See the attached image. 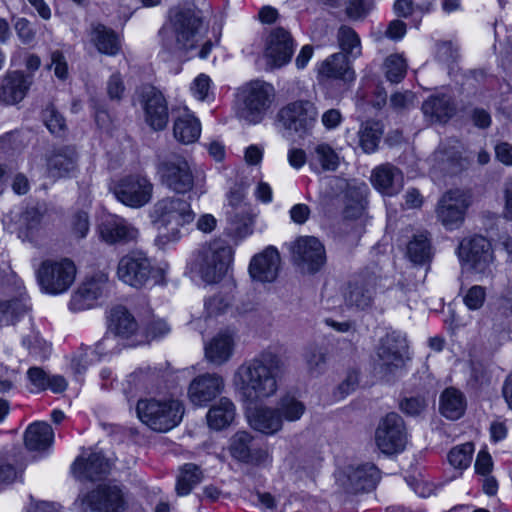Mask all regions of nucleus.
<instances>
[{
    "mask_svg": "<svg viewBox=\"0 0 512 512\" xmlns=\"http://www.w3.org/2000/svg\"><path fill=\"white\" fill-rule=\"evenodd\" d=\"M284 373L281 357L264 351L236 369L233 385L243 402L257 404L276 395Z\"/></svg>",
    "mask_w": 512,
    "mask_h": 512,
    "instance_id": "1",
    "label": "nucleus"
},
{
    "mask_svg": "<svg viewBox=\"0 0 512 512\" xmlns=\"http://www.w3.org/2000/svg\"><path fill=\"white\" fill-rule=\"evenodd\" d=\"M195 216L190 202L183 198L168 196L159 199L148 214L151 225L157 231L155 244L164 248L169 243L179 241L181 229L191 224Z\"/></svg>",
    "mask_w": 512,
    "mask_h": 512,
    "instance_id": "2",
    "label": "nucleus"
},
{
    "mask_svg": "<svg viewBox=\"0 0 512 512\" xmlns=\"http://www.w3.org/2000/svg\"><path fill=\"white\" fill-rule=\"evenodd\" d=\"M171 25V30L163 28L159 32L163 48L170 53L194 49L206 31L201 12L195 7L175 11L171 16Z\"/></svg>",
    "mask_w": 512,
    "mask_h": 512,
    "instance_id": "3",
    "label": "nucleus"
},
{
    "mask_svg": "<svg viewBox=\"0 0 512 512\" xmlns=\"http://www.w3.org/2000/svg\"><path fill=\"white\" fill-rule=\"evenodd\" d=\"M116 275L121 282L135 289L165 283V269L140 250L130 251L119 259Z\"/></svg>",
    "mask_w": 512,
    "mask_h": 512,
    "instance_id": "4",
    "label": "nucleus"
},
{
    "mask_svg": "<svg viewBox=\"0 0 512 512\" xmlns=\"http://www.w3.org/2000/svg\"><path fill=\"white\" fill-rule=\"evenodd\" d=\"M276 93L273 85L262 80L250 81L237 91V115L248 124L260 123L271 110Z\"/></svg>",
    "mask_w": 512,
    "mask_h": 512,
    "instance_id": "5",
    "label": "nucleus"
},
{
    "mask_svg": "<svg viewBox=\"0 0 512 512\" xmlns=\"http://www.w3.org/2000/svg\"><path fill=\"white\" fill-rule=\"evenodd\" d=\"M139 419L157 432H167L176 427L183 418L184 405L173 397L146 398L137 402Z\"/></svg>",
    "mask_w": 512,
    "mask_h": 512,
    "instance_id": "6",
    "label": "nucleus"
},
{
    "mask_svg": "<svg viewBox=\"0 0 512 512\" xmlns=\"http://www.w3.org/2000/svg\"><path fill=\"white\" fill-rule=\"evenodd\" d=\"M232 261V247L215 241L198 252L194 266L202 280L211 284L219 282L226 275Z\"/></svg>",
    "mask_w": 512,
    "mask_h": 512,
    "instance_id": "7",
    "label": "nucleus"
},
{
    "mask_svg": "<svg viewBox=\"0 0 512 512\" xmlns=\"http://www.w3.org/2000/svg\"><path fill=\"white\" fill-rule=\"evenodd\" d=\"M76 267L69 259L45 260L39 266L36 276L41 290L57 295L66 292L73 284Z\"/></svg>",
    "mask_w": 512,
    "mask_h": 512,
    "instance_id": "8",
    "label": "nucleus"
},
{
    "mask_svg": "<svg viewBox=\"0 0 512 512\" xmlns=\"http://www.w3.org/2000/svg\"><path fill=\"white\" fill-rule=\"evenodd\" d=\"M471 204L472 198L468 191L450 189L437 202L436 218L446 230H457L463 225Z\"/></svg>",
    "mask_w": 512,
    "mask_h": 512,
    "instance_id": "9",
    "label": "nucleus"
},
{
    "mask_svg": "<svg viewBox=\"0 0 512 512\" xmlns=\"http://www.w3.org/2000/svg\"><path fill=\"white\" fill-rule=\"evenodd\" d=\"M161 183L176 194L190 192L195 176L189 161L181 155H171L162 160L157 167Z\"/></svg>",
    "mask_w": 512,
    "mask_h": 512,
    "instance_id": "10",
    "label": "nucleus"
},
{
    "mask_svg": "<svg viewBox=\"0 0 512 512\" xmlns=\"http://www.w3.org/2000/svg\"><path fill=\"white\" fill-rule=\"evenodd\" d=\"M111 190L120 203L138 209L150 203L154 185L147 176L131 174L119 179Z\"/></svg>",
    "mask_w": 512,
    "mask_h": 512,
    "instance_id": "11",
    "label": "nucleus"
},
{
    "mask_svg": "<svg viewBox=\"0 0 512 512\" xmlns=\"http://www.w3.org/2000/svg\"><path fill=\"white\" fill-rule=\"evenodd\" d=\"M317 118V108L309 100L293 101L278 112V119L282 126L299 137H305L311 133Z\"/></svg>",
    "mask_w": 512,
    "mask_h": 512,
    "instance_id": "12",
    "label": "nucleus"
},
{
    "mask_svg": "<svg viewBox=\"0 0 512 512\" xmlns=\"http://www.w3.org/2000/svg\"><path fill=\"white\" fill-rule=\"evenodd\" d=\"M379 277L376 273L364 271L354 276L347 284L343 297L345 305L357 311L372 308Z\"/></svg>",
    "mask_w": 512,
    "mask_h": 512,
    "instance_id": "13",
    "label": "nucleus"
},
{
    "mask_svg": "<svg viewBox=\"0 0 512 512\" xmlns=\"http://www.w3.org/2000/svg\"><path fill=\"white\" fill-rule=\"evenodd\" d=\"M458 256L470 269L482 275L492 273L493 252L490 242L475 235L460 242Z\"/></svg>",
    "mask_w": 512,
    "mask_h": 512,
    "instance_id": "14",
    "label": "nucleus"
},
{
    "mask_svg": "<svg viewBox=\"0 0 512 512\" xmlns=\"http://www.w3.org/2000/svg\"><path fill=\"white\" fill-rule=\"evenodd\" d=\"M375 440L377 447L385 454L402 452L407 444L408 434L401 416L397 413L387 414L376 429Z\"/></svg>",
    "mask_w": 512,
    "mask_h": 512,
    "instance_id": "15",
    "label": "nucleus"
},
{
    "mask_svg": "<svg viewBox=\"0 0 512 512\" xmlns=\"http://www.w3.org/2000/svg\"><path fill=\"white\" fill-rule=\"evenodd\" d=\"M290 250L293 262L302 272L316 273L326 262L324 245L313 236L298 238L292 243Z\"/></svg>",
    "mask_w": 512,
    "mask_h": 512,
    "instance_id": "16",
    "label": "nucleus"
},
{
    "mask_svg": "<svg viewBox=\"0 0 512 512\" xmlns=\"http://www.w3.org/2000/svg\"><path fill=\"white\" fill-rule=\"evenodd\" d=\"M140 103L146 123L155 131L165 129L169 121V110L163 93L154 86H145L141 91Z\"/></svg>",
    "mask_w": 512,
    "mask_h": 512,
    "instance_id": "17",
    "label": "nucleus"
},
{
    "mask_svg": "<svg viewBox=\"0 0 512 512\" xmlns=\"http://www.w3.org/2000/svg\"><path fill=\"white\" fill-rule=\"evenodd\" d=\"M82 504L93 512H123L126 501L122 489L117 485H99L84 496Z\"/></svg>",
    "mask_w": 512,
    "mask_h": 512,
    "instance_id": "18",
    "label": "nucleus"
},
{
    "mask_svg": "<svg viewBox=\"0 0 512 512\" xmlns=\"http://www.w3.org/2000/svg\"><path fill=\"white\" fill-rule=\"evenodd\" d=\"M407 342L398 332L387 333L377 347L378 364L385 373H392L404 364Z\"/></svg>",
    "mask_w": 512,
    "mask_h": 512,
    "instance_id": "19",
    "label": "nucleus"
},
{
    "mask_svg": "<svg viewBox=\"0 0 512 512\" xmlns=\"http://www.w3.org/2000/svg\"><path fill=\"white\" fill-rule=\"evenodd\" d=\"M295 50L291 33L283 27L273 28L266 40L265 57L274 68H280L290 62Z\"/></svg>",
    "mask_w": 512,
    "mask_h": 512,
    "instance_id": "20",
    "label": "nucleus"
},
{
    "mask_svg": "<svg viewBox=\"0 0 512 512\" xmlns=\"http://www.w3.org/2000/svg\"><path fill=\"white\" fill-rule=\"evenodd\" d=\"M100 238L107 244H128L136 241L139 230L125 218L115 214L102 217L98 225Z\"/></svg>",
    "mask_w": 512,
    "mask_h": 512,
    "instance_id": "21",
    "label": "nucleus"
},
{
    "mask_svg": "<svg viewBox=\"0 0 512 512\" xmlns=\"http://www.w3.org/2000/svg\"><path fill=\"white\" fill-rule=\"evenodd\" d=\"M225 388L224 378L217 373H204L195 377L188 387V398L195 406H206Z\"/></svg>",
    "mask_w": 512,
    "mask_h": 512,
    "instance_id": "22",
    "label": "nucleus"
},
{
    "mask_svg": "<svg viewBox=\"0 0 512 512\" xmlns=\"http://www.w3.org/2000/svg\"><path fill=\"white\" fill-rule=\"evenodd\" d=\"M280 261L278 250L273 246H268L252 257L249 264V274L255 281L261 283L273 282L278 276Z\"/></svg>",
    "mask_w": 512,
    "mask_h": 512,
    "instance_id": "23",
    "label": "nucleus"
},
{
    "mask_svg": "<svg viewBox=\"0 0 512 512\" xmlns=\"http://www.w3.org/2000/svg\"><path fill=\"white\" fill-rule=\"evenodd\" d=\"M230 453L233 458L250 464H260L267 460L268 453L256 446L252 435L246 431H238L230 440Z\"/></svg>",
    "mask_w": 512,
    "mask_h": 512,
    "instance_id": "24",
    "label": "nucleus"
},
{
    "mask_svg": "<svg viewBox=\"0 0 512 512\" xmlns=\"http://www.w3.org/2000/svg\"><path fill=\"white\" fill-rule=\"evenodd\" d=\"M31 84V77L21 71L7 73L0 87V102L6 105L18 104L26 97Z\"/></svg>",
    "mask_w": 512,
    "mask_h": 512,
    "instance_id": "25",
    "label": "nucleus"
},
{
    "mask_svg": "<svg viewBox=\"0 0 512 512\" xmlns=\"http://www.w3.org/2000/svg\"><path fill=\"white\" fill-rule=\"evenodd\" d=\"M345 489L350 493L373 490L380 480L379 469L371 463L350 467L347 471Z\"/></svg>",
    "mask_w": 512,
    "mask_h": 512,
    "instance_id": "26",
    "label": "nucleus"
},
{
    "mask_svg": "<svg viewBox=\"0 0 512 512\" xmlns=\"http://www.w3.org/2000/svg\"><path fill=\"white\" fill-rule=\"evenodd\" d=\"M371 182L373 186L386 196L398 194L404 185L403 173L391 164H384L372 171Z\"/></svg>",
    "mask_w": 512,
    "mask_h": 512,
    "instance_id": "27",
    "label": "nucleus"
},
{
    "mask_svg": "<svg viewBox=\"0 0 512 512\" xmlns=\"http://www.w3.org/2000/svg\"><path fill=\"white\" fill-rule=\"evenodd\" d=\"M421 109L431 123H446L457 110L454 99L448 94L431 95L423 102Z\"/></svg>",
    "mask_w": 512,
    "mask_h": 512,
    "instance_id": "28",
    "label": "nucleus"
},
{
    "mask_svg": "<svg viewBox=\"0 0 512 512\" xmlns=\"http://www.w3.org/2000/svg\"><path fill=\"white\" fill-rule=\"evenodd\" d=\"M106 282L102 278H91L84 281L73 293L69 308L73 311H83L95 306L102 295Z\"/></svg>",
    "mask_w": 512,
    "mask_h": 512,
    "instance_id": "29",
    "label": "nucleus"
},
{
    "mask_svg": "<svg viewBox=\"0 0 512 512\" xmlns=\"http://www.w3.org/2000/svg\"><path fill=\"white\" fill-rule=\"evenodd\" d=\"M234 346V335L230 331H221L205 345V358L213 365H223L232 357Z\"/></svg>",
    "mask_w": 512,
    "mask_h": 512,
    "instance_id": "30",
    "label": "nucleus"
},
{
    "mask_svg": "<svg viewBox=\"0 0 512 512\" xmlns=\"http://www.w3.org/2000/svg\"><path fill=\"white\" fill-rule=\"evenodd\" d=\"M250 426L266 435H273L283 427L281 416L275 407L258 406L248 412Z\"/></svg>",
    "mask_w": 512,
    "mask_h": 512,
    "instance_id": "31",
    "label": "nucleus"
},
{
    "mask_svg": "<svg viewBox=\"0 0 512 512\" xmlns=\"http://www.w3.org/2000/svg\"><path fill=\"white\" fill-rule=\"evenodd\" d=\"M72 470L77 478L94 481L108 473L109 463L101 453L93 452L87 458L78 457Z\"/></svg>",
    "mask_w": 512,
    "mask_h": 512,
    "instance_id": "32",
    "label": "nucleus"
},
{
    "mask_svg": "<svg viewBox=\"0 0 512 512\" xmlns=\"http://www.w3.org/2000/svg\"><path fill=\"white\" fill-rule=\"evenodd\" d=\"M89 38L98 52L102 54L115 56L121 50V40L119 35L113 29L103 24H91Z\"/></svg>",
    "mask_w": 512,
    "mask_h": 512,
    "instance_id": "33",
    "label": "nucleus"
},
{
    "mask_svg": "<svg viewBox=\"0 0 512 512\" xmlns=\"http://www.w3.org/2000/svg\"><path fill=\"white\" fill-rule=\"evenodd\" d=\"M114 348V337L105 335L95 344L94 348L82 347L79 356L72 360V367L75 372L82 373L89 364L99 361L102 357L112 353Z\"/></svg>",
    "mask_w": 512,
    "mask_h": 512,
    "instance_id": "34",
    "label": "nucleus"
},
{
    "mask_svg": "<svg viewBox=\"0 0 512 512\" xmlns=\"http://www.w3.org/2000/svg\"><path fill=\"white\" fill-rule=\"evenodd\" d=\"M139 326L135 317L124 307L116 306L111 309L108 318V330L114 336L129 339L136 335Z\"/></svg>",
    "mask_w": 512,
    "mask_h": 512,
    "instance_id": "35",
    "label": "nucleus"
},
{
    "mask_svg": "<svg viewBox=\"0 0 512 512\" xmlns=\"http://www.w3.org/2000/svg\"><path fill=\"white\" fill-rule=\"evenodd\" d=\"M319 74L345 83H351L355 80L352 61L346 59L342 53H334L323 61L319 68Z\"/></svg>",
    "mask_w": 512,
    "mask_h": 512,
    "instance_id": "36",
    "label": "nucleus"
},
{
    "mask_svg": "<svg viewBox=\"0 0 512 512\" xmlns=\"http://www.w3.org/2000/svg\"><path fill=\"white\" fill-rule=\"evenodd\" d=\"M76 161L77 153L73 147L58 148L47 159L48 173L55 178L69 175L76 169Z\"/></svg>",
    "mask_w": 512,
    "mask_h": 512,
    "instance_id": "37",
    "label": "nucleus"
},
{
    "mask_svg": "<svg viewBox=\"0 0 512 512\" xmlns=\"http://www.w3.org/2000/svg\"><path fill=\"white\" fill-rule=\"evenodd\" d=\"M201 134V123L197 117L185 110L174 121L173 135L182 144L196 142Z\"/></svg>",
    "mask_w": 512,
    "mask_h": 512,
    "instance_id": "38",
    "label": "nucleus"
},
{
    "mask_svg": "<svg viewBox=\"0 0 512 512\" xmlns=\"http://www.w3.org/2000/svg\"><path fill=\"white\" fill-rule=\"evenodd\" d=\"M53 440V429L46 422L30 424L24 434L25 446L30 451H44L51 447Z\"/></svg>",
    "mask_w": 512,
    "mask_h": 512,
    "instance_id": "39",
    "label": "nucleus"
},
{
    "mask_svg": "<svg viewBox=\"0 0 512 512\" xmlns=\"http://www.w3.org/2000/svg\"><path fill=\"white\" fill-rule=\"evenodd\" d=\"M236 407L227 397L220 398L207 412L208 426L214 430H222L228 427L234 420Z\"/></svg>",
    "mask_w": 512,
    "mask_h": 512,
    "instance_id": "40",
    "label": "nucleus"
},
{
    "mask_svg": "<svg viewBox=\"0 0 512 512\" xmlns=\"http://www.w3.org/2000/svg\"><path fill=\"white\" fill-rule=\"evenodd\" d=\"M466 399L456 388L445 389L440 396V411L444 417L451 420L459 419L465 412Z\"/></svg>",
    "mask_w": 512,
    "mask_h": 512,
    "instance_id": "41",
    "label": "nucleus"
},
{
    "mask_svg": "<svg viewBox=\"0 0 512 512\" xmlns=\"http://www.w3.org/2000/svg\"><path fill=\"white\" fill-rule=\"evenodd\" d=\"M340 163L339 154L328 143H317L310 151V165L323 171H335Z\"/></svg>",
    "mask_w": 512,
    "mask_h": 512,
    "instance_id": "42",
    "label": "nucleus"
},
{
    "mask_svg": "<svg viewBox=\"0 0 512 512\" xmlns=\"http://www.w3.org/2000/svg\"><path fill=\"white\" fill-rule=\"evenodd\" d=\"M336 38L341 50L339 53L345 55L346 59L354 61L362 55L361 40L353 28L346 25L340 26Z\"/></svg>",
    "mask_w": 512,
    "mask_h": 512,
    "instance_id": "43",
    "label": "nucleus"
},
{
    "mask_svg": "<svg viewBox=\"0 0 512 512\" xmlns=\"http://www.w3.org/2000/svg\"><path fill=\"white\" fill-rule=\"evenodd\" d=\"M407 255L415 264H425L430 261L432 252L428 232L415 234L407 245Z\"/></svg>",
    "mask_w": 512,
    "mask_h": 512,
    "instance_id": "44",
    "label": "nucleus"
},
{
    "mask_svg": "<svg viewBox=\"0 0 512 512\" xmlns=\"http://www.w3.org/2000/svg\"><path fill=\"white\" fill-rule=\"evenodd\" d=\"M276 411L281 416V420L295 422L301 419L306 411L305 404L294 395L286 394L282 396L276 405Z\"/></svg>",
    "mask_w": 512,
    "mask_h": 512,
    "instance_id": "45",
    "label": "nucleus"
},
{
    "mask_svg": "<svg viewBox=\"0 0 512 512\" xmlns=\"http://www.w3.org/2000/svg\"><path fill=\"white\" fill-rule=\"evenodd\" d=\"M202 480V471L199 466L193 463L184 464L177 477L176 493L179 496L188 495L193 487Z\"/></svg>",
    "mask_w": 512,
    "mask_h": 512,
    "instance_id": "46",
    "label": "nucleus"
},
{
    "mask_svg": "<svg viewBox=\"0 0 512 512\" xmlns=\"http://www.w3.org/2000/svg\"><path fill=\"white\" fill-rule=\"evenodd\" d=\"M359 144L365 153L374 152L379 144L382 131L378 123L366 122L362 125L359 132Z\"/></svg>",
    "mask_w": 512,
    "mask_h": 512,
    "instance_id": "47",
    "label": "nucleus"
},
{
    "mask_svg": "<svg viewBox=\"0 0 512 512\" xmlns=\"http://www.w3.org/2000/svg\"><path fill=\"white\" fill-rule=\"evenodd\" d=\"M153 379L154 373L151 372V369L137 370L127 377L125 381L126 387H124L123 390L126 394L149 390L152 386Z\"/></svg>",
    "mask_w": 512,
    "mask_h": 512,
    "instance_id": "48",
    "label": "nucleus"
},
{
    "mask_svg": "<svg viewBox=\"0 0 512 512\" xmlns=\"http://www.w3.org/2000/svg\"><path fill=\"white\" fill-rule=\"evenodd\" d=\"M26 312V307L19 299L0 300V323L14 324Z\"/></svg>",
    "mask_w": 512,
    "mask_h": 512,
    "instance_id": "49",
    "label": "nucleus"
},
{
    "mask_svg": "<svg viewBox=\"0 0 512 512\" xmlns=\"http://www.w3.org/2000/svg\"><path fill=\"white\" fill-rule=\"evenodd\" d=\"M384 68L387 80L399 83L406 75L407 64L402 56L394 54L386 58Z\"/></svg>",
    "mask_w": 512,
    "mask_h": 512,
    "instance_id": "50",
    "label": "nucleus"
},
{
    "mask_svg": "<svg viewBox=\"0 0 512 512\" xmlns=\"http://www.w3.org/2000/svg\"><path fill=\"white\" fill-rule=\"evenodd\" d=\"M473 451L472 443H464L456 446L450 450L448 461L455 468L465 469L471 463Z\"/></svg>",
    "mask_w": 512,
    "mask_h": 512,
    "instance_id": "51",
    "label": "nucleus"
},
{
    "mask_svg": "<svg viewBox=\"0 0 512 512\" xmlns=\"http://www.w3.org/2000/svg\"><path fill=\"white\" fill-rule=\"evenodd\" d=\"M43 120L48 130L55 135H62L66 130L65 118L53 105H48L43 111Z\"/></svg>",
    "mask_w": 512,
    "mask_h": 512,
    "instance_id": "52",
    "label": "nucleus"
},
{
    "mask_svg": "<svg viewBox=\"0 0 512 512\" xmlns=\"http://www.w3.org/2000/svg\"><path fill=\"white\" fill-rule=\"evenodd\" d=\"M486 300V289L480 285L470 287L463 295V302L469 310H479Z\"/></svg>",
    "mask_w": 512,
    "mask_h": 512,
    "instance_id": "53",
    "label": "nucleus"
},
{
    "mask_svg": "<svg viewBox=\"0 0 512 512\" xmlns=\"http://www.w3.org/2000/svg\"><path fill=\"white\" fill-rule=\"evenodd\" d=\"M305 360L311 373H320L326 364V353L322 348L310 347L305 353Z\"/></svg>",
    "mask_w": 512,
    "mask_h": 512,
    "instance_id": "54",
    "label": "nucleus"
},
{
    "mask_svg": "<svg viewBox=\"0 0 512 512\" xmlns=\"http://www.w3.org/2000/svg\"><path fill=\"white\" fill-rule=\"evenodd\" d=\"M13 26L18 38L23 44H30L34 41L36 30L28 19L24 17L16 18Z\"/></svg>",
    "mask_w": 512,
    "mask_h": 512,
    "instance_id": "55",
    "label": "nucleus"
},
{
    "mask_svg": "<svg viewBox=\"0 0 512 512\" xmlns=\"http://www.w3.org/2000/svg\"><path fill=\"white\" fill-rule=\"evenodd\" d=\"M415 94L411 91L396 92L390 97V106L397 112L414 107Z\"/></svg>",
    "mask_w": 512,
    "mask_h": 512,
    "instance_id": "56",
    "label": "nucleus"
},
{
    "mask_svg": "<svg viewBox=\"0 0 512 512\" xmlns=\"http://www.w3.org/2000/svg\"><path fill=\"white\" fill-rule=\"evenodd\" d=\"M49 375L40 367H31L27 371V378L34 387L31 391H44L48 389Z\"/></svg>",
    "mask_w": 512,
    "mask_h": 512,
    "instance_id": "57",
    "label": "nucleus"
},
{
    "mask_svg": "<svg viewBox=\"0 0 512 512\" xmlns=\"http://www.w3.org/2000/svg\"><path fill=\"white\" fill-rule=\"evenodd\" d=\"M90 223L89 216L84 211H79L72 216L71 228L72 232L77 238L86 237L89 231Z\"/></svg>",
    "mask_w": 512,
    "mask_h": 512,
    "instance_id": "58",
    "label": "nucleus"
},
{
    "mask_svg": "<svg viewBox=\"0 0 512 512\" xmlns=\"http://www.w3.org/2000/svg\"><path fill=\"white\" fill-rule=\"evenodd\" d=\"M427 406V403L422 397L405 398L401 404V410L411 416L419 415Z\"/></svg>",
    "mask_w": 512,
    "mask_h": 512,
    "instance_id": "59",
    "label": "nucleus"
},
{
    "mask_svg": "<svg viewBox=\"0 0 512 512\" xmlns=\"http://www.w3.org/2000/svg\"><path fill=\"white\" fill-rule=\"evenodd\" d=\"M107 94L111 100H120L124 94L125 86L119 73L110 76L107 82Z\"/></svg>",
    "mask_w": 512,
    "mask_h": 512,
    "instance_id": "60",
    "label": "nucleus"
},
{
    "mask_svg": "<svg viewBox=\"0 0 512 512\" xmlns=\"http://www.w3.org/2000/svg\"><path fill=\"white\" fill-rule=\"evenodd\" d=\"M436 57L440 62L449 65L458 57L457 48L451 42H442L437 45Z\"/></svg>",
    "mask_w": 512,
    "mask_h": 512,
    "instance_id": "61",
    "label": "nucleus"
},
{
    "mask_svg": "<svg viewBox=\"0 0 512 512\" xmlns=\"http://www.w3.org/2000/svg\"><path fill=\"white\" fill-rule=\"evenodd\" d=\"M51 66L54 68L55 76L60 80L68 77V65L63 53L59 50L51 53Z\"/></svg>",
    "mask_w": 512,
    "mask_h": 512,
    "instance_id": "62",
    "label": "nucleus"
},
{
    "mask_svg": "<svg viewBox=\"0 0 512 512\" xmlns=\"http://www.w3.org/2000/svg\"><path fill=\"white\" fill-rule=\"evenodd\" d=\"M210 78L205 74H200L193 82L191 91L195 98L203 101L207 98L210 89Z\"/></svg>",
    "mask_w": 512,
    "mask_h": 512,
    "instance_id": "63",
    "label": "nucleus"
},
{
    "mask_svg": "<svg viewBox=\"0 0 512 512\" xmlns=\"http://www.w3.org/2000/svg\"><path fill=\"white\" fill-rule=\"evenodd\" d=\"M170 332V326L162 319H153L146 325L147 337L161 338Z\"/></svg>",
    "mask_w": 512,
    "mask_h": 512,
    "instance_id": "64",
    "label": "nucleus"
}]
</instances>
